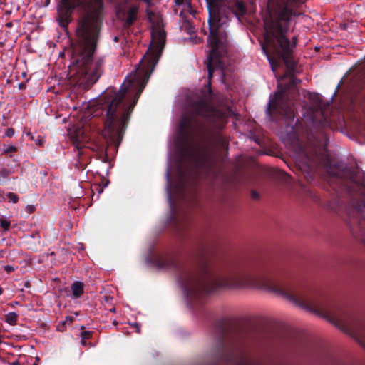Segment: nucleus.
Masks as SVG:
<instances>
[{
	"instance_id": "bb28decb",
	"label": "nucleus",
	"mask_w": 365,
	"mask_h": 365,
	"mask_svg": "<svg viewBox=\"0 0 365 365\" xmlns=\"http://www.w3.org/2000/svg\"><path fill=\"white\" fill-rule=\"evenodd\" d=\"M364 243H365V239L364 240Z\"/></svg>"
},
{
	"instance_id": "a211bd4d",
	"label": "nucleus",
	"mask_w": 365,
	"mask_h": 365,
	"mask_svg": "<svg viewBox=\"0 0 365 365\" xmlns=\"http://www.w3.org/2000/svg\"><path fill=\"white\" fill-rule=\"evenodd\" d=\"M183 2H184V0H175V3L178 5H181L183 4Z\"/></svg>"
},
{
	"instance_id": "dca6fc26",
	"label": "nucleus",
	"mask_w": 365,
	"mask_h": 365,
	"mask_svg": "<svg viewBox=\"0 0 365 365\" xmlns=\"http://www.w3.org/2000/svg\"><path fill=\"white\" fill-rule=\"evenodd\" d=\"M147 14H148L149 19L150 21H152L153 20V14L151 11H147Z\"/></svg>"
},
{
	"instance_id": "5701e85b",
	"label": "nucleus",
	"mask_w": 365,
	"mask_h": 365,
	"mask_svg": "<svg viewBox=\"0 0 365 365\" xmlns=\"http://www.w3.org/2000/svg\"><path fill=\"white\" fill-rule=\"evenodd\" d=\"M7 26H8V27L11 26V23H8V24H7Z\"/></svg>"
},
{
	"instance_id": "2eb2a0df",
	"label": "nucleus",
	"mask_w": 365,
	"mask_h": 365,
	"mask_svg": "<svg viewBox=\"0 0 365 365\" xmlns=\"http://www.w3.org/2000/svg\"><path fill=\"white\" fill-rule=\"evenodd\" d=\"M16 315L15 314H11L9 317H8V320L12 323L16 321Z\"/></svg>"
},
{
	"instance_id": "4be33fe9",
	"label": "nucleus",
	"mask_w": 365,
	"mask_h": 365,
	"mask_svg": "<svg viewBox=\"0 0 365 365\" xmlns=\"http://www.w3.org/2000/svg\"><path fill=\"white\" fill-rule=\"evenodd\" d=\"M269 34L267 33V34H266V39H267V41H268V40H269Z\"/></svg>"
},
{
	"instance_id": "ddd939ff",
	"label": "nucleus",
	"mask_w": 365,
	"mask_h": 365,
	"mask_svg": "<svg viewBox=\"0 0 365 365\" xmlns=\"http://www.w3.org/2000/svg\"><path fill=\"white\" fill-rule=\"evenodd\" d=\"M6 197H7L9 201L11 203H16L19 200L18 196L13 192H9L6 195Z\"/></svg>"
},
{
	"instance_id": "423d86ee",
	"label": "nucleus",
	"mask_w": 365,
	"mask_h": 365,
	"mask_svg": "<svg viewBox=\"0 0 365 365\" xmlns=\"http://www.w3.org/2000/svg\"><path fill=\"white\" fill-rule=\"evenodd\" d=\"M277 31L280 36L277 37V41L279 43L283 51H287L289 47V41L283 36V31L281 28H278Z\"/></svg>"
},
{
	"instance_id": "4468645a",
	"label": "nucleus",
	"mask_w": 365,
	"mask_h": 365,
	"mask_svg": "<svg viewBox=\"0 0 365 365\" xmlns=\"http://www.w3.org/2000/svg\"><path fill=\"white\" fill-rule=\"evenodd\" d=\"M5 135L9 137V138H11L14 135V130L13 128H8L5 133Z\"/></svg>"
},
{
	"instance_id": "6e6552de",
	"label": "nucleus",
	"mask_w": 365,
	"mask_h": 365,
	"mask_svg": "<svg viewBox=\"0 0 365 365\" xmlns=\"http://www.w3.org/2000/svg\"><path fill=\"white\" fill-rule=\"evenodd\" d=\"M351 180L359 185L365 182V172L357 170L356 173L351 176Z\"/></svg>"
},
{
	"instance_id": "1a4fd4ad",
	"label": "nucleus",
	"mask_w": 365,
	"mask_h": 365,
	"mask_svg": "<svg viewBox=\"0 0 365 365\" xmlns=\"http://www.w3.org/2000/svg\"><path fill=\"white\" fill-rule=\"evenodd\" d=\"M138 9L136 6H132L130 8L128 13L127 20H126L127 23L128 24H133V22L135 19L136 15L138 13Z\"/></svg>"
},
{
	"instance_id": "f8f14e48",
	"label": "nucleus",
	"mask_w": 365,
	"mask_h": 365,
	"mask_svg": "<svg viewBox=\"0 0 365 365\" xmlns=\"http://www.w3.org/2000/svg\"><path fill=\"white\" fill-rule=\"evenodd\" d=\"M0 226L4 231H7L10 227V222L4 217L0 218Z\"/></svg>"
},
{
	"instance_id": "412c9836",
	"label": "nucleus",
	"mask_w": 365,
	"mask_h": 365,
	"mask_svg": "<svg viewBox=\"0 0 365 365\" xmlns=\"http://www.w3.org/2000/svg\"><path fill=\"white\" fill-rule=\"evenodd\" d=\"M148 5H150V0H143Z\"/></svg>"
},
{
	"instance_id": "6ab92c4d",
	"label": "nucleus",
	"mask_w": 365,
	"mask_h": 365,
	"mask_svg": "<svg viewBox=\"0 0 365 365\" xmlns=\"http://www.w3.org/2000/svg\"><path fill=\"white\" fill-rule=\"evenodd\" d=\"M133 326L137 328V332L140 333V327H138V325L136 323H135L133 324Z\"/></svg>"
},
{
	"instance_id": "7ed1b4c3",
	"label": "nucleus",
	"mask_w": 365,
	"mask_h": 365,
	"mask_svg": "<svg viewBox=\"0 0 365 365\" xmlns=\"http://www.w3.org/2000/svg\"><path fill=\"white\" fill-rule=\"evenodd\" d=\"M255 277L245 274L238 273L228 275L220 282L219 286L230 289H247L254 287Z\"/></svg>"
},
{
	"instance_id": "f03ea898",
	"label": "nucleus",
	"mask_w": 365,
	"mask_h": 365,
	"mask_svg": "<svg viewBox=\"0 0 365 365\" xmlns=\"http://www.w3.org/2000/svg\"><path fill=\"white\" fill-rule=\"evenodd\" d=\"M165 41V33L160 27L155 28L152 31V40L150 46L140 62L142 71L148 76L154 70L162 51Z\"/></svg>"
},
{
	"instance_id": "9d476101",
	"label": "nucleus",
	"mask_w": 365,
	"mask_h": 365,
	"mask_svg": "<svg viewBox=\"0 0 365 365\" xmlns=\"http://www.w3.org/2000/svg\"><path fill=\"white\" fill-rule=\"evenodd\" d=\"M291 16V11L287 8H284L278 14L279 21H287Z\"/></svg>"
},
{
	"instance_id": "f257e3e1",
	"label": "nucleus",
	"mask_w": 365,
	"mask_h": 365,
	"mask_svg": "<svg viewBox=\"0 0 365 365\" xmlns=\"http://www.w3.org/2000/svg\"><path fill=\"white\" fill-rule=\"evenodd\" d=\"M91 9L96 14L95 16H87L78 29L79 35L83 38V48L81 51V63L83 72L88 80L96 82L101 74L102 65L99 61H93L91 56L94 53L96 38L98 33L99 24L97 15L103 8L102 0H91Z\"/></svg>"
},
{
	"instance_id": "aec40b11",
	"label": "nucleus",
	"mask_w": 365,
	"mask_h": 365,
	"mask_svg": "<svg viewBox=\"0 0 365 365\" xmlns=\"http://www.w3.org/2000/svg\"><path fill=\"white\" fill-rule=\"evenodd\" d=\"M5 268H6V270H8V271H11V270H13V268H12L11 267H10V266H7V267H6Z\"/></svg>"
},
{
	"instance_id": "9b49d317",
	"label": "nucleus",
	"mask_w": 365,
	"mask_h": 365,
	"mask_svg": "<svg viewBox=\"0 0 365 365\" xmlns=\"http://www.w3.org/2000/svg\"><path fill=\"white\" fill-rule=\"evenodd\" d=\"M17 151V148L14 145H3L1 149V152L2 154H8L11 153H16Z\"/></svg>"
},
{
	"instance_id": "20e7f679",
	"label": "nucleus",
	"mask_w": 365,
	"mask_h": 365,
	"mask_svg": "<svg viewBox=\"0 0 365 365\" xmlns=\"http://www.w3.org/2000/svg\"><path fill=\"white\" fill-rule=\"evenodd\" d=\"M123 98V93H118L112 100L106 112V120L105 122L104 135L106 136V131L112 129L113 122L115 119V112L118 104Z\"/></svg>"
},
{
	"instance_id": "39448f33",
	"label": "nucleus",
	"mask_w": 365,
	"mask_h": 365,
	"mask_svg": "<svg viewBox=\"0 0 365 365\" xmlns=\"http://www.w3.org/2000/svg\"><path fill=\"white\" fill-rule=\"evenodd\" d=\"M208 48L210 50L209 56L206 60L207 68L208 70V76L210 79L214 71V65L218 62V57L217 55V41L215 37L208 38Z\"/></svg>"
},
{
	"instance_id": "f3484780",
	"label": "nucleus",
	"mask_w": 365,
	"mask_h": 365,
	"mask_svg": "<svg viewBox=\"0 0 365 365\" xmlns=\"http://www.w3.org/2000/svg\"><path fill=\"white\" fill-rule=\"evenodd\" d=\"M266 55H267V59H268V61H269V63H270V65H271V66H272V69L274 70L272 60V59L268 56V55H267V54H266Z\"/></svg>"
},
{
	"instance_id": "393cba45",
	"label": "nucleus",
	"mask_w": 365,
	"mask_h": 365,
	"mask_svg": "<svg viewBox=\"0 0 365 365\" xmlns=\"http://www.w3.org/2000/svg\"><path fill=\"white\" fill-rule=\"evenodd\" d=\"M36 143L41 144V142H39V140H37Z\"/></svg>"
},
{
	"instance_id": "a878e982",
	"label": "nucleus",
	"mask_w": 365,
	"mask_h": 365,
	"mask_svg": "<svg viewBox=\"0 0 365 365\" xmlns=\"http://www.w3.org/2000/svg\"><path fill=\"white\" fill-rule=\"evenodd\" d=\"M36 143L41 144V142H39V140H37Z\"/></svg>"
},
{
	"instance_id": "0eeeda50",
	"label": "nucleus",
	"mask_w": 365,
	"mask_h": 365,
	"mask_svg": "<svg viewBox=\"0 0 365 365\" xmlns=\"http://www.w3.org/2000/svg\"><path fill=\"white\" fill-rule=\"evenodd\" d=\"M72 293L76 298L81 297L83 293V284L81 282H74L71 286Z\"/></svg>"
},
{
	"instance_id": "b1692460",
	"label": "nucleus",
	"mask_w": 365,
	"mask_h": 365,
	"mask_svg": "<svg viewBox=\"0 0 365 365\" xmlns=\"http://www.w3.org/2000/svg\"><path fill=\"white\" fill-rule=\"evenodd\" d=\"M2 294V289L0 288V295Z\"/></svg>"
}]
</instances>
